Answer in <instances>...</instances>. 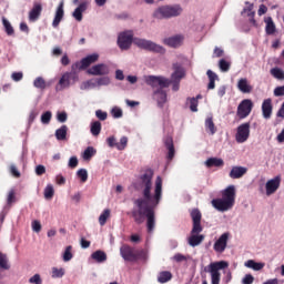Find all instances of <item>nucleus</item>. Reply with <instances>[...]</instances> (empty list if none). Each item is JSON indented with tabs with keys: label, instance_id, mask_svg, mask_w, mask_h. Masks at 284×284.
<instances>
[{
	"label": "nucleus",
	"instance_id": "nucleus-27",
	"mask_svg": "<svg viewBox=\"0 0 284 284\" xmlns=\"http://www.w3.org/2000/svg\"><path fill=\"white\" fill-rule=\"evenodd\" d=\"M182 39L183 38L181 36H174V37L164 39V43L165 45H169V48H179V45H181Z\"/></svg>",
	"mask_w": 284,
	"mask_h": 284
},
{
	"label": "nucleus",
	"instance_id": "nucleus-34",
	"mask_svg": "<svg viewBox=\"0 0 284 284\" xmlns=\"http://www.w3.org/2000/svg\"><path fill=\"white\" fill-rule=\"evenodd\" d=\"M101 122L100 121H93L90 124V132L92 136H99L101 134Z\"/></svg>",
	"mask_w": 284,
	"mask_h": 284
},
{
	"label": "nucleus",
	"instance_id": "nucleus-45",
	"mask_svg": "<svg viewBox=\"0 0 284 284\" xmlns=\"http://www.w3.org/2000/svg\"><path fill=\"white\" fill-rule=\"evenodd\" d=\"M191 219L193 223H201V219H203V215L201 214V211L199 209H193L191 211Z\"/></svg>",
	"mask_w": 284,
	"mask_h": 284
},
{
	"label": "nucleus",
	"instance_id": "nucleus-28",
	"mask_svg": "<svg viewBox=\"0 0 284 284\" xmlns=\"http://www.w3.org/2000/svg\"><path fill=\"white\" fill-rule=\"evenodd\" d=\"M99 61V53H92L87 55L85 58H82V63L85 69L90 68L92 63H97Z\"/></svg>",
	"mask_w": 284,
	"mask_h": 284
},
{
	"label": "nucleus",
	"instance_id": "nucleus-31",
	"mask_svg": "<svg viewBox=\"0 0 284 284\" xmlns=\"http://www.w3.org/2000/svg\"><path fill=\"white\" fill-rule=\"evenodd\" d=\"M205 165L206 168H223L224 162L223 159L210 158L209 160H206Z\"/></svg>",
	"mask_w": 284,
	"mask_h": 284
},
{
	"label": "nucleus",
	"instance_id": "nucleus-37",
	"mask_svg": "<svg viewBox=\"0 0 284 284\" xmlns=\"http://www.w3.org/2000/svg\"><path fill=\"white\" fill-rule=\"evenodd\" d=\"M205 130L209 134H216V126L214 125V120H212V118L205 120Z\"/></svg>",
	"mask_w": 284,
	"mask_h": 284
},
{
	"label": "nucleus",
	"instance_id": "nucleus-62",
	"mask_svg": "<svg viewBox=\"0 0 284 284\" xmlns=\"http://www.w3.org/2000/svg\"><path fill=\"white\" fill-rule=\"evenodd\" d=\"M273 94L274 97H284V85L275 88Z\"/></svg>",
	"mask_w": 284,
	"mask_h": 284
},
{
	"label": "nucleus",
	"instance_id": "nucleus-13",
	"mask_svg": "<svg viewBox=\"0 0 284 284\" xmlns=\"http://www.w3.org/2000/svg\"><path fill=\"white\" fill-rule=\"evenodd\" d=\"M64 6L65 2L61 0L55 10V14L52 21V28H59V23L63 21V17H65V10L63 9Z\"/></svg>",
	"mask_w": 284,
	"mask_h": 284
},
{
	"label": "nucleus",
	"instance_id": "nucleus-14",
	"mask_svg": "<svg viewBox=\"0 0 284 284\" xmlns=\"http://www.w3.org/2000/svg\"><path fill=\"white\" fill-rule=\"evenodd\" d=\"M120 254L122 258H124V261H129V262H134V261H138L139 258V255L135 254L134 248H132V246H129V245H123L120 248Z\"/></svg>",
	"mask_w": 284,
	"mask_h": 284
},
{
	"label": "nucleus",
	"instance_id": "nucleus-36",
	"mask_svg": "<svg viewBox=\"0 0 284 284\" xmlns=\"http://www.w3.org/2000/svg\"><path fill=\"white\" fill-rule=\"evenodd\" d=\"M186 105H189L191 112H199V100L196 98H187Z\"/></svg>",
	"mask_w": 284,
	"mask_h": 284
},
{
	"label": "nucleus",
	"instance_id": "nucleus-2",
	"mask_svg": "<svg viewBox=\"0 0 284 284\" xmlns=\"http://www.w3.org/2000/svg\"><path fill=\"white\" fill-rule=\"evenodd\" d=\"M222 199H213L211 204L217 212H227L234 207L236 203V186L229 185L226 189L221 191Z\"/></svg>",
	"mask_w": 284,
	"mask_h": 284
},
{
	"label": "nucleus",
	"instance_id": "nucleus-60",
	"mask_svg": "<svg viewBox=\"0 0 284 284\" xmlns=\"http://www.w3.org/2000/svg\"><path fill=\"white\" fill-rule=\"evenodd\" d=\"M12 81H16V83H19L23 79V72H13L11 74Z\"/></svg>",
	"mask_w": 284,
	"mask_h": 284
},
{
	"label": "nucleus",
	"instance_id": "nucleus-15",
	"mask_svg": "<svg viewBox=\"0 0 284 284\" xmlns=\"http://www.w3.org/2000/svg\"><path fill=\"white\" fill-rule=\"evenodd\" d=\"M266 194L267 196H271V194H274L276 190L281 187V175H276L274 179H271L266 182Z\"/></svg>",
	"mask_w": 284,
	"mask_h": 284
},
{
	"label": "nucleus",
	"instance_id": "nucleus-40",
	"mask_svg": "<svg viewBox=\"0 0 284 284\" xmlns=\"http://www.w3.org/2000/svg\"><path fill=\"white\" fill-rule=\"evenodd\" d=\"M111 211L110 209H105L99 216V223L103 227L105 223H108V219H110Z\"/></svg>",
	"mask_w": 284,
	"mask_h": 284
},
{
	"label": "nucleus",
	"instance_id": "nucleus-43",
	"mask_svg": "<svg viewBox=\"0 0 284 284\" xmlns=\"http://www.w3.org/2000/svg\"><path fill=\"white\" fill-rule=\"evenodd\" d=\"M94 81H95V88H101L103 85H109L111 83L110 77L97 78L94 79Z\"/></svg>",
	"mask_w": 284,
	"mask_h": 284
},
{
	"label": "nucleus",
	"instance_id": "nucleus-51",
	"mask_svg": "<svg viewBox=\"0 0 284 284\" xmlns=\"http://www.w3.org/2000/svg\"><path fill=\"white\" fill-rule=\"evenodd\" d=\"M12 203H17V192L14 189H11L7 196V204L12 205Z\"/></svg>",
	"mask_w": 284,
	"mask_h": 284
},
{
	"label": "nucleus",
	"instance_id": "nucleus-33",
	"mask_svg": "<svg viewBox=\"0 0 284 284\" xmlns=\"http://www.w3.org/2000/svg\"><path fill=\"white\" fill-rule=\"evenodd\" d=\"M169 281H172V272L170 271H162L158 275V282L159 283H169Z\"/></svg>",
	"mask_w": 284,
	"mask_h": 284
},
{
	"label": "nucleus",
	"instance_id": "nucleus-4",
	"mask_svg": "<svg viewBox=\"0 0 284 284\" xmlns=\"http://www.w3.org/2000/svg\"><path fill=\"white\" fill-rule=\"evenodd\" d=\"M183 13V7L181 4H164L158 7L154 12V19H174V17H181Z\"/></svg>",
	"mask_w": 284,
	"mask_h": 284
},
{
	"label": "nucleus",
	"instance_id": "nucleus-29",
	"mask_svg": "<svg viewBox=\"0 0 284 284\" xmlns=\"http://www.w3.org/2000/svg\"><path fill=\"white\" fill-rule=\"evenodd\" d=\"M2 26L8 37H14V27H12V23H10V20L6 17H2Z\"/></svg>",
	"mask_w": 284,
	"mask_h": 284
},
{
	"label": "nucleus",
	"instance_id": "nucleus-47",
	"mask_svg": "<svg viewBox=\"0 0 284 284\" xmlns=\"http://www.w3.org/2000/svg\"><path fill=\"white\" fill-rule=\"evenodd\" d=\"M0 268L10 270V264H8V255L0 252Z\"/></svg>",
	"mask_w": 284,
	"mask_h": 284
},
{
	"label": "nucleus",
	"instance_id": "nucleus-52",
	"mask_svg": "<svg viewBox=\"0 0 284 284\" xmlns=\"http://www.w3.org/2000/svg\"><path fill=\"white\" fill-rule=\"evenodd\" d=\"M230 67H231V64H230V62H227V60L221 59L219 61V68H220L221 72H230Z\"/></svg>",
	"mask_w": 284,
	"mask_h": 284
},
{
	"label": "nucleus",
	"instance_id": "nucleus-63",
	"mask_svg": "<svg viewBox=\"0 0 284 284\" xmlns=\"http://www.w3.org/2000/svg\"><path fill=\"white\" fill-rule=\"evenodd\" d=\"M243 284H252L254 283V276L252 274H246L243 280H242Z\"/></svg>",
	"mask_w": 284,
	"mask_h": 284
},
{
	"label": "nucleus",
	"instance_id": "nucleus-57",
	"mask_svg": "<svg viewBox=\"0 0 284 284\" xmlns=\"http://www.w3.org/2000/svg\"><path fill=\"white\" fill-rule=\"evenodd\" d=\"M77 175L79 176V179H81L82 183H85V181H88V170L80 169Z\"/></svg>",
	"mask_w": 284,
	"mask_h": 284
},
{
	"label": "nucleus",
	"instance_id": "nucleus-7",
	"mask_svg": "<svg viewBox=\"0 0 284 284\" xmlns=\"http://www.w3.org/2000/svg\"><path fill=\"white\" fill-rule=\"evenodd\" d=\"M77 81H79V74L74 73V72H64L57 87L55 90L57 92H61L62 90H68V88H70L71 85H74V83H77Z\"/></svg>",
	"mask_w": 284,
	"mask_h": 284
},
{
	"label": "nucleus",
	"instance_id": "nucleus-49",
	"mask_svg": "<svg viewBox=\"0 0 284 284\" xmlns=\"http://www.w3.org/2000/svg\"><path fill=\"white\" fill-rule=\"evenodd\" d=\"M54 196V186L52 184H48L44 189V199L50 201Z\"/></svg>",
	"mask_w": 284,
	"mask_h": 284
},
{
	"label": "nucleus",
	"instance_id": "nucleus-1",
	"mask_svg": "<svg viewBox=\"0 0 284 284\" xmlns=\"http://www.w3.org/2000/svg\"><path fill=\"white\" fill-rule=\"evenodd\" d=\"M163 199V179L158 176L155 180V187L153 200L150 202H143L140 200L139 202H133V209L128 213L131 219H133L136 225H143L146 219V230L148 232H154V227L156 225V213L154 210L161 203Z\"/></svg>",
	"mask_w": 284,
	"mask_h": 284
},
{
	"label": "nucleus",
	"instance_id": "nucleus-20",
	"mask_svg": "<svg viewBox=\"0 0 284 284\" xmlns=\"http://www.w3.org/2000/svg\"><path fill=\"white\" fill-rule=\"evenodd\" d=\"M272 110H274V106H272V99H265L262 102V116L263 119H272Z\"/></svg>",
	"mask_w": 284,
	"mask_h": 284
},
{
	"label": "nucleus",
	"instance_id": "nucleus-12",
	"mask_svg": "<svg viewBox=\"0 0 284 284\" xmlns=\"http://www.w3.org/2000/svg\"><path fill=\"white\" fill-rule=\"evenodd\" d=\"M250 139V122L243 123L237 128L236 141L237 143H245Z\"/></svg>",
	"mask_w": 284,
	"mask_h": 284
},
{
	"label": "nucleus",
	"instance_id": "nucleus-35",
	"mask_svg": "<svg viewBox=\"0 0 284 284\" xmlns=\"http://www.w3.org/2000/svg\"><path fill=\"white\" fill-rule=\"evenodd\" d=\"M65 136H68V126L62 125L60 129L55 130V139L58 141H65Z\"/></svg>",
	"mask_w": 284,
	"mask_h": 284
},
{
	"label": "nucleus",
	"instance_id": "nucleus-10",
	"mask_svg": "<svg viewBox=\"0 0 284 284\" xmlns=\"http://www.w3.org/2000/svg\"><path fill=\"white\" fill-rule=\"evenodd\" d=\"M252 108H254V102L250 99H244L237 105V116L239 119H247L252 113Z\"/></svg>",
	"mask_w": 284,
	"mask_h": 284
},
{
	"label": "nucleus",
	"instance_id": "nucleus-26",
	"mask_svg": "<svg viewBox=\"0 0 284 284\" xmlns=\"http://www.w3.org/2000/svg\"><path fill=\"white\" fill-rule=\"evenodd\" d=\"M244 265L245 267H248V270H254V272H261V270L265 267V263L256 262L254 260L246 261Z\"/></svg>",
	"mask_w": 284,
	"mask_h": 284
},
{
	"label": "nucleus",
	"instance_id": "nucleus-16",
	"mask_svg": "<svg viewBox=\"0 0 284 284\" xmlns=\"http://www.w3.org/2000/svg\"><path fill=\"white\" fill-rule=\"evenodd\" d=\"M230 235L227 233L222 234L219 240L214 243L213 250L219 254H223L227 247V239Z\"/></svg>",
	"mask_w": 284,
	"mask_h": 284
},
{
	"label": "nucleus",
	"instance_id": "nucleus-24",
	"mask_svg": "<svg viewBox=\"0 0 284 284\" xmlns=\"http://www.w3.org/2000/svg\"><path fill=\"white\" fill-rule=\"evenodd\" d=\"M43 10V7L41 3H34L33 8L29 12V21H38L39 17H41V12Z\"/></svg>",
	"mask_w": 284,
	"mask_h": 284
},
{
	"label": "nucleus",
	"instance_id": "nucleus-50",
	"mask_svg": "<svg viewBox=\"0 0 284 284\" xmlns=\"http://www.w3.org/2000/svg\"><path fill=\"white\" fill-rule=\"evenodd\" d=\"M81 70H87L85 65H83V60L77 61L75 63H73L71 65V72H73L74 74H77V72H79Z\"/></svg>",
	"mask_w": 284,
	"mask_h": 284
},
{
	"label": "nucleus",
	"instance_id": "nucleus-38",
	"mask_svg": "<svg viewBox=\"0 0 284 284\" xmlns=\"http://www.w3.org/2000/svg\"><path fill=\"white\" fill-rule=\"evenodd\" d=\"M74 258V254H72V245H69L65 247L63 254H62V260L64 263H68Z\"/></svg>",
	"mask_w": 284,
	"mask_h": 284
},
{
	"label": "nucleus",
	"instance_id": "nucleus-18",
	"mask_svg": "<svg viewBox=\"0 0 284 284\" xmlns=\"http://www.w3.org/2000/svg\"><path fill=\"white\" fill-rule=\"evenodd\" d=\"M173 70L174 72L171 74V81H181V79L185 77V69L183 68V64L179 62L173 63Z\"/></svg>",
	"mask_w": 284,
	"mask_h": 284
},
{
	"label": "nucleus",
	"instance_id": "nucleus-61",
	"mask_svg": "<svg viewBox=\"0 0 284 284\" xmlns=\"http://www.w3.org/2000/svg\"><path fill=\"white\" fill-rule=\"evenodd\" d=\"M126 145V143H109V148H115V150H125Z\"/></svg>",
	"mask_w": 284,
	"mask_h": 284
},
{
	"label": "nucleus",
	"instance_id": "nucleus-30",
	"mask_svg": "<svg viewBox=\"0 0 284 284\" xmlns=\"http://www.w3.org/2000/svg\"><path fill=\"white\" fill-rule=\"evenodd\" d=\"M91 258H93V261H97V263H105V261H108V254L99 250L91 254Z\"/></svg>",
	"mask_w": 284,
	"mask_h": 284
},
{
	"label": "nucleus",
	"instance_id": "nucleus-8",
	"mask_svg": "<svg viewBox=\"0 0 284 284\" xmlns=\"http://www.w3.org/2000/svg\"><path fill=\"white\" fill-rule=\"evenodd\" d=\"M144 83L150 85V88H170V79L162 77V75H144L143 77Z\"/></svg>",
	"mask_w": 284,
	"mask_h": 284
},
{
	"label": "nucleus",
	"instance_id": "nucleus-11",
	"mask_svg": "<svg viewBox=\"0 0 284 284\" xmlns=\"http://www.w3.org/2000/svg\"><path fill=\"white\" fill-rule=\"evenodd\" d=\"M87 72L91 77H105V74H110V67L105 63H99L88 69Z\"/></svg>",
	"mask_w": 284,
	"mask_h": 284
},
{
	"label": "nucleus",
	"instance_id": "nucleus-44",
	"mask_svg": "<svg viewBox=\"0 0 284 284\" xmlns=\"http://www.w3.org/2000/svg\"><path fill=\"white\" fill-rule=\"evenodd\" d=\"M94 154H97V151L94 150V148L88 146L84 150L82 158L84 159V161H90V159H92V156H94Z\"/></svg>",
	"mask_w": 284,
	"mask_h": 284
},
{
	"label": "nucleus",
	"instance_id": "nucleus-39",
	"mask_svg": "<svg viewBox=\"0 0 284 284\" xmlns=\"http://www.w3.org/2000/svg\"><path fill=\"white\" fill-rule=\"evenodd\" d=\"M97 88V82L94 79L84 81L80 84V90H94Z\"/></svg>",
	"mask_w": 284,
	"mask_h": 284
},
{
	"label": "nucleus",
	"instance_id": "nucleus-23",
	"mask_svg": "<svg viewBox=\"0 0 284 284\" xmlns=\"http://www.w3.org/2000/svg\"><path fill=\"white\" fill-rule=\"evenodd\" d=\"M237 90L242 92L243 94H250L252 92V87L250 85V81H247V78H241L237 81Z\"/></svg>",
	"mask_w": 284,
	"mask_h": 284
},
{
	"label": "nucleus",
	"instance_id": "nucleus-46",
	"mask_svg": "<svg viewBox=\"0 0 284 284\" xmlns=\"http://www.w3.org/2000/svg\"><path fill=\"white\" fill-rule=\"evenodd\" d=\"M33 87H36L38 90H45V80L43 77H38L33 81Z\"/></svg>",
	"mask_w": 284,
	"mask_h": 284
},
{
	"label": "nucleus",
	"instance_id": "nucleus-55",
	"mask_svg": "<svg viewBox=\"0 0 284 284\" xmlns=\"http://www.w3.org/2000/svg\"><path fill=\"white\" fill-rule=\"evenodd\" d=\"M111 114H112L113 119H121V116H123V110H121V108H119V106H114L111 110Z\"/></svg>",
	"mask_w": 284,
	"mask_h": 284
},
{
	"label": "nucleus",
	"instance_id": "nucleus-54",
	"mask_svg": "<svg viewBox=\"0 0 284 284\" xmlns=\"http://www.w3.org/2000/svg\"><path fill=\"white\" fill-rule=\"evenodd\" d=\"M168 152V159L169 161H172L174 159L175 150H174V143H168L166 144Z\"/></svg>",
	"mask_w": 284,
	"mask_h": 284
},
{
	"label": "nucleus",
	"instance_id": "nucleus-41",
	"mask_svg": "<svg viewBox=\"0 0 284 284\" xmlns=\"http://www.w3.org/2000/svg\"><path fill=\"white\" fill-rule=\"evenodd\" d=\"M40 121L42 125H50V121H52V111H45L41 114Z\"/></svg>",
	"mask_w": 284,
	"mask_h": 284
},
{
	"label": "nucleus",
	"instance_id": "nucleus-53",
	"mask_svg": "<svg viewBox=\"0 0 284 284\" xmlns=\"http://www.w3.org/2000/svg\"><path fill=\"white\" fill-rule=\"evenodd\" d=\"M201 232H203V226L201 225V222H193L191 234H201Z\"/></svg>",
	"mask_w": 284,
	"mask_h": 284
},
{
	"label": "nucleus",
	"instance_id": "nucleus-3",
	"mask_svg": "<svg viewBox=\"0 0 284 284\" xmlns=\"http://www.w3.org/2000/svg\"><path fill=\"white\" fill-rule=\"evenodd\" d=\"M152 179H154V171L152 169H146L142 175H140L142 197L133 200V203H139V201L150 202L154 201V195H152Z\"/></svg>",
	"mask_w": 284,
	"mask_h": 284
},
{
	"label": "nucleus",
	"instance_id": "nucleus-58",
	"mask_svg": "<svg viewBox=\"0 0 284 284\" xmlns=\"http://www.w3.org/2000/svg\"><path fill=\"white\" fill-rule=\"evenodd\" d=\"M95 116H97V119H99V121H105L108 119V112H105L103 110H97Z\"/></svg>",
	"mask_w": 284,
	"mask_h": 284
},
{
	"label": "nucleus",
	"instance_id": "nucleus-48",
	"mask_svg": "<svg viewBox=\"0 0 284 284\" xmlns=\"http://www.w3.org/2000/svg\"><path fill=\"white\" fill-rule=\"evenodd\" d=\"M52 278H63L65 276L64 268L52 267Z\"/></svg>",
	"mask_w": 284,
	"mask_h": 284
},
{
	"label": "nucleus",
	"instance_id": "nucleus-17",
	"mask_svg": "<svg viewBox=\"0 0 284 284\" xmlns=\"http://www.w3.org/2000/svg\"><path fill=\"white\" fill-rule=\"evenodd\" d=\"M153 99L156 101L159 108H163L168 101V93L163 90V88H158L153 91Z\"/></svg>",
	"mask_w": 284,
	"mask_h": 284
},
{
	"label": "nucleus",
	"instance_id": "nucleus-6",
	"mask_svg": "<svg viewBox=\"0 0 284 284\" xmlns=\"http://www.w3.org/2000/svg\"><path fill=\"white\" fill-rule=\"evenodd\" d=\"M230 264L225 261L213 262L207 267L204 268V272H210L211 274V284L221 283V272L220 270H225Z\"/></svg>",
	"mask_w": 284,
	"mask_h": 284
},
{
	"label": "nucleus",
	"instance_id": "nucleus-21",
	"mask_svg": "<svg viewBox=\"0 0 284 284\" xmlns=\"http://www.w3.org/2000/svg\"><path fill=\"white\" fill-rule=\"evenodd\" d=\"M253 10H254V4L246 2V7L242 10L241 14H247V17H250V23H252V26L256 28L258 23H256V20L254 19Z\"/></svg>",
	"mask_w": 284,
	"mask_h": 284
},
{
	"label": "nucleus",
	"instance_id": "nucleus-25",
	"mask_svg": "<svg viewBox=\"0 0 284 284\" xmlns=\"http://www.w3.org/2000/svg\"><path fill=\"white\" fill-rule=\"evenodd\" d=\"M205 241V235L203 234H191L189 237V245L191 247H197V245H201V242Z\"/></svg>",
	"mask_w": 284,
	"mask_h": 284
},
{
	"label": "nucleus",
	"instance_id": "nucleus-64",
	"mask_svg": "<svg viewBox=\"0 0 284 284\" xmlns=\"http://www.w3.org/2000/svg\"><path fill=\"white\" fill-rule=\"evenodd\" d=\"M29 283L41 284L42 283L41 275L34 274L31 278H29Z\"/></svg>",
	"mask_w": 284,
	"mask_h": 284
},
{
	"label": "nucleus",
	"instance_id": "nucleus-22",
	"mask_svg": "<svg viewBox=\"0 0 284 284\" xmlns=\"http://www.w3.org/2000/svg\"><path fill=\"white\" fill-rule=\"evenodd\" d=\"M247 174V168L245 166H233L229 173L230 179H242Z\"/></svg>",
	"mask_w": 284,
	"mask_h": 284
},
{
	"label": "nucleus",
	"instance_id": "nucleus-42",
	"mask_svg": "<svg viewBox=\"0 0 284 284\" xmlns=\"http://www.w3.org/2000/svg\"><path fill=\"white\" fill-rule=\"evenodd\" d=\"M271 74H272V77H274V79H277L278 81L284 80V71L281 68L271 69Z\"/></svg>",
	"mask_w": 284,
	"mask_h": 284
},
{
	"label": "nucleus",
	"instance_id": "nucleus-5",
	"mask_svg": "<svg viewBox=\"0 0 284 284\" xmlns=\"http://www.w3.org/2000/svg\"><path fill=\"white\" fill-rule=\"evenodd\" d=\"M133 44H135L136 48H140V50H146V52H155L158 54H163L165 52V49L162 45L143 38H134Z\"/></svg>",
	"mask_w": 284,
	"mask_h": 284
},
{
	"label": "nucleus",
	"instance_id": "nucleus-32",
	"mask_svg": "<svg viewBox=\"0 0 284 284\" xmlns=\"http://www.w3.org/2000/svg\"><path fill=\"white\" fill-rule=\"evenodd\" d=\"M265 23H266V27H265V32L266 34H274V32H276V24H274V20H272V17H267L265 19Z\"/></svg>",
	"mask_w": 284,
	"mask_h": 284
},
{
	"label": "nucleus",
	"instance_id": "nucleus-19",
	"mask_svg": "<svg viewBox=\"0 0 284 284\" xmlns=\"http://www.w3.org/2000/svg\"><path fill=\"white\" fill-rule=\"evenodd\" d=\"M85 10H88V1H82L72 12L73 19L79 22L83 21V12Z\"/></svg>",
	"mask_w": 284,
	"mask_h": 284
},
{
	"label": "nucleus",
	"instance_id": "nucleus-9",
	"mask_svg": "<svg viewBox=\"0 0 284 284\" xmlns=\"http://www.w3.org/2000/svg\"><path fill=\"white\" fill-rule=\"evenodd\" d=\"M134 43V32L132 30H126L120 32L118 36V47L120 50H130Z\"/></svg>",
	"mask_w": 284,
	"mask_h": 284
},
{
	"label": "nucleus",
	"instance_id": "nucleus-59",
	"mask_svg": "<svg viewBox=\"0 0 284 284\" xmlns=\"http://www.w3.org/2000/svg\"><path fill=\"white\" fill-rule=\"evenodd\" d=\"M37 116H39V112L36 109L31 110L29 114V125H32V123H34V119H37Z\"/></svg>",
	"mask_w": 284,
	"mask_h": 284
},
{
	"label": "nucleus",
	"instance_id": "nucleus-56",
	"mask_svg": "<svg viewBox=\"0 0 284 284\" xmlns=\"http://www.w3.org/2000/svg\"><path fill=\"white\" fill-rule=\"evenodd\" d=\"M57 121L59 123H65L68 121V113L65 111H61L57 113Z\"/></svg>",
	"mask_w": 284,
	"mask_h": 284
}]
</instances>
